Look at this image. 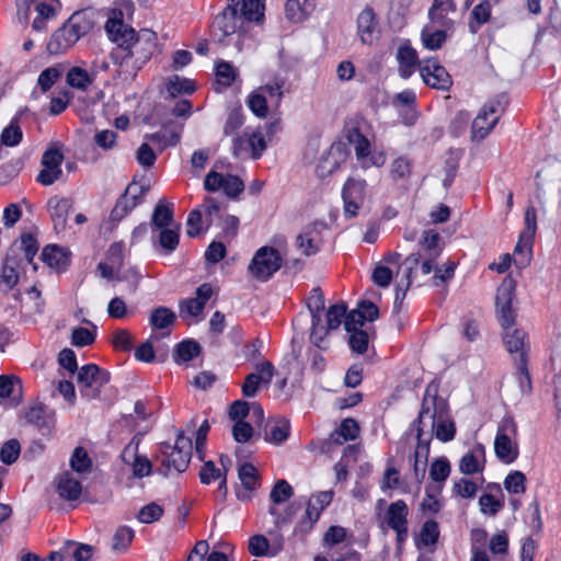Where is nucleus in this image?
Returning <instances> with one entry per match:
<instances>
[{
  "instance_id": "nucleus-1",
  "label": "nucleus",
  "mask_w": 561,
  "mask_h": 561,
  "mask_svg": "<svg viewBox=\"0 0 561 561\" xmlns=\"http://www.w3.org/2000/svg\"><path fill=\"white\" fill-rule=\"evenodd\" d=\"M108 38L117 45L111 53V58L121 67H128L131 59L134 75L150 59L156 48L157 35L150 30L137 33L123 21V13L114 11L105 23Z\"/></svg>"
},
{
  "instance_id": "nucleus-2",
  "label": "nucleus",
  "mask_w": 561,
  "mask_h": 561,
  "mask_svg": "<svg viewBox=\"0 0 561 561\" xmlns=\"http://www.w3.org/2000/svg\"><path fill=\"white\" fill-rule=\"evenodd\" d=\"M94 23L87 11L75 12L50 36L47 43V51L50 55H59L71 48L82 36L87 35Z\"/></svg>"
},
{
  "instance_id": "nucleus-3",
  "label": "nucleus",
  "mask_w": 561,
  "mask_h": 561,
  "mask_svg": "<svg viewBox=\"0 0 561 561\" xmlns=\"http://www.w3.org/2000/svg\"><path fill=\"white\" fill-rule=\"evenodd\" d=\"M248 26L240 18L238 11L225 8L213 20L210 25L211 38L215 43L228 47L233 45L237 51L243 47V37Z\"/></svg>"
},
{
  "instance_id": "nucleus-4",
  "label": "nucleus",
  "mask_w": 561,
  "mask_h": 561,
  "mask_svg": "<svg viewBox=\"0 0 561 561\" xmlns=\"http://www.w3.org/2000/svg\"><path fill=\"white\" fill-rule=\"evenodd\" d=\"M193 443L191 437H186L182 430L178 431L175 444H160V455L158 459L161 463L159 472L169 476L172 470L178 473L184 472L192 457Z\"/></svg>"
},
{
  "instance_id": "nucleus-5",
  "label": "nucleus",
  "mask_w": 561,
  "mask_h": 561,
  "mask_svg": "<svg viewBox=\"0 0 561 561\" xmlns=\"http://www.w3.org/2000/svg\"><path fill=\"white\" fill-rule=\"evenodd\" d=\"M437 388L428 385L425 390V394L421 404V410L419 412L417 419L414 421V425L416 426V438L417 445L414 450L413 458H420L427 461L430 455V438L422 439V435L424 428L430 426L431 430H434L435 419L437 414Z\"/></svg>"
},
{
  "instance_id": "nucleus-6",
  "label": "nucleus",
  "mask_w": 561,
  "mask_h": 561,
  "mask_svg": "<svg viewBox=\"0 0 561 561\" xmlns=\"http://www.w3.org/2000/svg\"><path fill=\"white\" fill-rule=\"evenodd\" d=\"M110 371L101 368L96 364L83 365L77 375V383L80 394L92 400L100 396L102 387L110 382Z\"/></svg>"
},
{
  "instance_id": "nucleus-7",
  "label": "nucleus",
  "mask_w": 561,
  "mask_h": 561,
  "mask_svg": "<svg viewBox=\"0 0 561 561\" xmlns=\"http://www.w3.org/2000/svg\"><path fill=\"white\" fill-rule=\"evenodd\" d=\"M332 491H322L311 495L307 503L305 515L296 524L293 535L305 539L319 520L322 511L332 502Z\"/></svg>"
},
{
  "instance_id": "nucleus-8",
  "label": "nucleus",
  "mask_w": 561,
  "mask_h": 561,
  "mask_svg": "<svg viewBox=\"0 0 561 561\" xmlns=\"http://www.w3.org/2000/svg\"><path fill=\"white\" fill-rule=\"evenodd\" d=\"M536 230V209L534 206H528L525 211V229L520 232L514 249V264L517 268H524L530 263Z\"/></svg>"
},
{
  "instance_id": "nucleus-9",
  "label": "nucleus",
  "mask_w": 561,
  "mask_h": 561,
  "mask_svg": "<svg viewBox=\"0 0 561 561\" xmlns=\"http://www.w3.org/2000/svg\"><path fill=\"white\" fill-rule=\"evenodd\" d=\"M282 264L283 259L278 250L265 245L255 252L248 270L254 278L266 282L282 267Z\"/></svg>"
},
{
  "instance_id": "nucleus-10",
  "label": "nucleus",
  "mask_w": 561,
  "mask_h": 561,
  "mask_svg": "<svg viewBox=\"0 0 561 561\" xmlns=\"http://www.w3.org/2000/svg\"><path fill=\"white\" fill-rule=\"evenodd\" d=\"M515 288V280L512 277H505L496 291V317L502 329L514 327L516 321V312L512 308Z\"/></svg>"
},
{
  "instance_id": "nucleus-11",
  "label": "nucleus",
  "mask_w": 561,
  "mask_h": 561,
  "mask_svg": "<svg viewBox=\"0 0 561 561\" xmlns=\"http://www.w3.org/2000/svg\"><path fill=\"white\" fill-rule=\"evenodd\" d=\"M149 186H137L135 182L128 184L125 192L118 197L110 214V220L114 224L125 218L137 205L142 202Z\"/></svg>"
},
{
  "instance_id": "nucleus-12",
  "label": "nucleus",
  "mask_w": 561,
  "mask_h": 561,
  "mask_svg": "<svg viewBox=\"0 0 561 561\" xmlns=\"http://www.w3.org/2000/svg\"><path fill=\"white\" fill-rule=\"evenodd\" d=\"M367 183L363 179L348 178L342 188L344 215L356 217L366 198Z\"/></svg>"
},
{
  "instance_id": "nucleus-13",
  "label": "nucleus",
  "mask_w": 561,
  "mask_h": 561,
  "mask_svg": "<svg viewBox=\"0 0 561 561\" xmlns=\"http://www.w3.org/2000/svg\"><path fill=\"white\" fill-rule=\"evenodd\" d=\"M26 423L35 426L42 435H50L56 424V413L42 402L30 404L24 413Z\"/></svg>"
},
{
  "instance_id": "nucleus-14",
  "label": "nucleus",
  "mask_w": 561,
  "mask_h": 561,
  "mask_svg": "<svg viewBox=\"0 0 561 561\" xmlns=\"http://www.w3.org/2000/svg\"><path fill=\"white\" fill-rule=\"evenodd\" d=\"M420 75L423 82L433 89L448 90L453 84L450 75L435 58L426 59L420 65Z\"/></svg>"
},
{
  "instance_id": "nucleus-15",
  "label": "nucleus",
  "mask_w": 561,
  "mask_h": 561,
  "mask_svg": "<svg viewBox=\"0 0 561 561\" xmlns=\"http://www.w3.org/2000/svg\"><path fill=\"white\" fill-rule=\"evenodd\" d=\"M64 154L58 149H48L42 157L43 169L37 174L36 181L44 186H49L60 179L62 170L60 168Z\"/></svg>"
},
{
  "instance_id": "nucleus-16",
  "label": "nucleus",
  "mask_w": 561,
  "mask_h": 561,
  "mask_svg": "<svg viewBox=\"0 0 561 561\" xmlns=\"http://www.w3.org/2000/svg\"><path fill=\"white\" fill-rule=\"evenodd\" d=\"M255 373H251L245 376L244 382L242 383L241 391L247 398H253L256 396L260 385L263 383L268 386L274 376V365L265 360L255 366Z\"/></svg>"
},
{
  "instance_id": "nucleus-17",
  "label": "nucleus",
  "mask_w": 561,
  "mask_h": 561,
  "mask_svg": "<svg viewBox=\"0 0 561 561\" xmlns=\"http://www.w3.org/2000/svg\"><path fill=\"white\" fill-rule=\"evenodd\" d=\"M503 342L515 363L523 358L528 359L530 346L528 334L524 329L514 327L503 329Z\"/></svg>"
},
{
  "instance_id": "nucleus-18",
  "label": "nucleus",
  "mask_w": 561,
  "mask_h": 561,
  "mask_svg": "<svg viewBox=\"0 0 561 561\" xmlns=\"http://www.w3.org/2000/svg\"><path fill=\"white\" fill-rule=\"evenodd\" d=\"M420 254H410L398 268V274H402L400 282L396 286L394 307L397 308L405 298L407 291L413 283L414 271L420 263Z\"/></svg>"
},
{
  "instance_id": "nucleus-19",
  "label": "nucleus",
  "mask_w": 561,
  "mask_h": 561,
  "mask_svg": "<svg viewBox=\"0 0 561 561\" xmlns=\"http://www.w3.org/2000/svg\"><path fill=\"white\" fill-rule=\"evenodd\" d=\"M344 135L351 145H354L356 159L363 168H368L367 160L371 151L370 142L359 129L358 122H350L344 127Z\"/></svg>"
},
{
  "instance_id": "nucleus-20",
  "label": "nucleus",
  "mask_w": 561,
  "mask_h": 561,
  "mask_svg": "<svg viewBox=\"0 0 561 561\" xmlns=\"http://www.w3.org/2000/svg\"><path fill=\"white\" fill-rule=\"evenodd\" d=\"M16 248L9 249L3 261L0 274V291L9 293L14 288L20 278V271L24 265L15 260L14 253Z\"/></svg>"
},
{
  "instance_id": "nucleus-21",
  "label": "nucleus",
  "mask_w": 561,
  "mask_h": 561,
  "mask_svg": "<svg viewBox=\"0 0 561 561\" xmlns=\"http://www.w3.org/2000/svg\"><path fill=\"white\" fill-rule=\"evenodd\" d=\"M47 207L55 231H64L67 227L68 216L73 208V201L69 197L53 196L48 199Z\"/></svg>"
},
{
  "instance_id": "nucleus-22",
  "label": "nucleus",
  "mask_w": 561,
  "mask_h": 561,
  "mask_svg": "<svg viewBox=\"0 0 561 561\" xmlns=\"http://www.w3.org/2000/svg\"><path fill=\"white\" fill-rule=\"evenodd\" d=\"M456 10L457 5L454 0H433V3L428 9V19L431 24L436 25L437 27L453 30L454 20L449 18V13H455Z\"/></svg>"
},
{
  "instance_id": "nucleus-23",
  "label": "nucleus",
  "mask_w": 561,
  "mask_h": 561,
  "mask_svg": "<svg viewBox=\"0 0 561 561\" xmlns=\"http://www.w3.org/2000/svg\"><path fill=\"white\" fill-rule=\"evenodd\" d=\"M396 57L399 64V75L403 79H409L416 68L420 69V65L424 64V60L420 61L416 50L408 41L399 46Z\"/></svg>"
},
{
  "instance_id": "nucleus-24",
  "label": "nucleus",
  "mask_w": 561,
  "mask_h": 561,
  "mask_svg": "<svg viewBox=\"0 0 561 561\" xmlns=\"http://www.w3.org/2000/svg\"><path fill=\"white\" fill-rule=\"evenodd\" d=\"M357 30L362 43L371 45L378 38L379 23L373 8L366 7L357 18Z\"/></svg>"
},
{
  "instance_id": "nucleus-25",
  "label": "nucleus",
  "mask_w": 561,
  "mask_h": 561,
  "mask_svg": "<svg viewBox=\"0 0 561 561\" xmlns=\"http://www.w3.org/2000/svg\"><path fill=\"white\" fill-rule=\"evenodd\" d=\"M238 477L241 481L242 490L237 492L241 501H249L252 493L260 486V474L256 468L249 462L242 463L238 468Z\"/></svg>"
},
{
  "instance_id": "nucleus-26",
  "label": "nucleus",
  "mask_w": 561,
  "mask_h": 561,
  "mask_svg": "<svg viewBox=\"0 0 561 561\" xmlns=\"http://www.w3.org/2000/svg\"><path fill=\"white\" fill-rule=\"evenodd\" d=\"M0 398L5 400L9 407L15 408L24 398L23 383L19 377L0 376Z\"/></svg>"
},
{
  "instance_id": "nucleus-27",
  "label": "nucleus",
  "mask_w": 561,
  "mask_h": 561,
  "mask_svg": "<svg viewBox=\"0 0 561 561\" xmlns=\"http://www.w3.org/2000/svg\"><path fill=\"white\" fill-rule=\"evenodd\" d=\"M182 134V126H176L173 123H169L162 126V128L153 134H147L146 140H149L158 146L159 151H163L168 147H172L179 144Z\"/></svg>"
},
{
  "instance_id": "nucleus-28",
  "label": "nucleus",
  "mask_w": 561,
  "mask_h": 561,
  "mask_svg": "<svg viewBox=\"0 0 561 561\" xmlns=\"http://www.w3.org/2000/svg\"><path fill=\"white\" fill-rule=\"evenodd\" d=\"M437 414L435 419L434 430H431L435 433V436L440 442H450L454 439L456 434L455 423L453 421H448L445 419V414L447 411V403L444 399L437 397Z\"/></svg>"
},
{
  "instance_id": "nucleus-29",
  "label": "nucleus",
  "mask_w": 561,
  "mask_h": 561,
  "mask_svg": "<svg viewBox=\"0 0 561 561\" xmlns=\"http://www.w3.org/2000/svg\"><path fill=\"white\" fill-rule=\"evenodd\" d=\"M176 321L175 312L163 306L153 308L149 314V325L152 331H161V336H168L171 333V327Z\"/></svg>"
},
{
  "instance_id": "nucleus-30",
  "label": "nucleus",
  "mask_w": 561,
  "mask_h": 561,
  "mask_svg": "<svg viewBox=\"0 0 561 561\" xmlns=\"http://www.w3.org/2000/svg\"><path fill=\"white\" fill-rule=\"evenodd\" d=\"M14 248H16L14 253L15 260L25 266L33 262L34 256L38 252L39 245L32 233H22L20 240L13 242L9 249Z\"/></svg>"
},
{
  "instance_id": "nucleus-31",
  "label": "nucleus",
  "mask_w": 561,
  "mask_h": 561,
  "mask_svg": "<svg viewBox=\"0 0 561 561\" xmlns=\"http://www.w3.org/2000/svg\"><path fill=\"white\" fill-rule=\"evenodd\" d=\"M41 259L58 272L66 271L70 264V253L56 244L46 245L42 251Z\"/></svg>"
},
{
  "instance_id": "nucleus-32",
  "label": "nucleus",
  "mask_w": 561,
  "mask_h": 561,
  "mask_svg": "<svg viewBox=\"0 0 561 561\" xmlns=\"http://www.w3.org/2000/svg\"><path fill=\"white\" fill-rule=\"evenodd\" d=\"M180 225H174L170 228L159 229L157 241H153V247L159 253L169 255L174 252L180 243Z\"/></svg>"
},
{
  "instance_id": "nucleus-33",
  "label": "nucleus",
  "mask_w": 561,
  "mask_h": 561,
  "mask_svg": "<svg viewBox=\"0 0 561 561\" xmlns=\"http://www.w3.org/2000/svg\"><path fill=\"white\" fill-rule=\"evenodd\" d=\"M174 225H178L174 221V214H173V204H168L165 199H160L158 204L154 206L150 227L152 231L163 229V228H170Z\"/></svg>"
},
{
  "instance_id": "nucleus-34",
  "label": "nucleus",
  "mask_w": 561,
  "mask_h": 561,
  "mask_svg": "<svg viewBox=\"0 0 561 561\" xmlns=\"http://www.w3.org/2000/svg\"><path fill=\"white\" fill-rule=\"evenodd\" d=\"M57 492L62 500L77 501L82 493V485L69 471H66L58 477Z\"/></svg>"
},
{
  "instance_id": "nucleus-35",
  "label": "nucleus",
  "mask_w": 561,
  "mask_h": 561,
  "mask_svg": "<svg viewBox=\"0 0 561 561\" xmlns=\"http://www.w3.org/2000/svg\"><path fill=\"white\" fill-rule=\"evenodd\" d=\"M409 507L403 500L392 502L386 511V523L393 530L409 526Z\"/></svg>"
},
{
  "instance_id": "nucleus-36",
  "label": "nucleus",
  "mask_w": 561,
  "mask_h": 561,
  "mask_svg": "<svg viewBox=\"0 0 561 561\" xmlns=\"http://www.w3.org/2000/svg\"><path fill=\"white\" fill-rule=\"evenodd\" d=\"M359 435V425L352 417L344 419L340 426L330 434L329 440L335 445H342L344 442L354 440Z\"/></svg>"
},
{
  "instance_id": "nucleus-37",
  "label": "nucleus",
  "mask_w": 561,
  "mask_h": 561,
  "mask_svg": "<svg viewBox=\"0 0 561 561\" xmlns=\"http://www.w3.org/2000/svg\"><path fill=\"white\" fill-rule=\"evenodd\" d=\"M314 0H287L285 13L288 20L298 23L302 22L313 10Z\"/></svg>"
},
{
  "instance_id": "nucleus-38",
  "label": "nucleus",
  "mask_w": 561,
  "mask_h": 561,
  "mask_svg": "<svg viewBox=\"0 0 561 561\" xmlns=\"http://www.w3.org/2000/svg\"><path fill=\"white\" fill-rule=\"evenodd\" d=\"M496 457L504 463H512L518 457V447L513 444L512 437L496 435L494 440Z\"/></svg>"
},
{
  "instance_id": "nucleus-39",
  "label": "nucleus",
  "mask_w": 561,
  "mask_h": 561,
  "mask_svg": "<svg viewBox=\"0 0 561 561\" xmlns=\"http://www.w3.org/2000/svg\"><path fill=\"white\" fill-rule=\"evenodd\" d=\"M239 15L249 27L250 23H260L264 19V3L261 0H243Z\"/></svg>"
},
{
  "instance_id": "nucleus-40",
  "label": "nucleus",
  "mask_w": 561,
  "mask_h": 561,
  "mask_svg": "<svg viewBox=\"0 0 561 561\" xmlns=\"http://www.w3.org/2000/svg\"><path fill=\"white\" fill-rule=\"evenodd\" d=\"M439 241L440 236L437 231L433 229L423 231L422 239L420 240V248L422 253L417 252L416 254H420L421 256L438 257L442 252ZM421 259L422 257H420V260Z\"/></svg>"
},
{
  "instance_id": "nucleus-41",
  "label": "nucleus",
  "mask_w": 561,
  "mask_h": 561,
  "mask_svg": "<svg viewBox=\"0 0 561 561\" xmlns=\"http://www.w3.org/2000/svg\"><path fill=\"white\" fill-rule=\"evenodd\" d=\"M136 448H131L130 446H127L123 453H122V459L125 462H128V457H134V461L131 463L133 466V474L136 478H144L146 476H149L151 472V462L144 456L136 455L135 453Z\"/></svg>"
},
{
  "instance_id": "nucleus-42",
  "label": "nucleus",
  "mask_w": 561,
  "mask_h": 561,
  "mask_svg": "<svg viewBox=\"0 0 561 561\" xmlns=\"http://www.w3.org/2000/svg\"><path fill=\"white\" fill-rule=\"evenodd\" d=\"M449 30L438 27L432 30L430 25H426L421 32V39L425 48L430 50L439 49L447 39V32Z\"/></svg>"
},
{
  "instance_id": "nucleus-43",
  "label": "nucleus",
  "mask_w": 561,
  "mask_h": 561,
  "mask_svg": "<svg viewBox=\"0 0 561 561\" xmlns=\"http://www.w3.org/2000/svg\"><path fill=\"white\" fill-rule=\"evenodd\" d=\"M499 122V116H494L491 118L485 113L480 111L478 116L474 118L472 123V137L473 139L482 140L484 139L490 131L494 128V126Z\"/></svg>"
},
{
  "instance_id": "nucleus-44",
  "label": "nucleus",
  "mask_w": 561,
  "mask_h": 561,
  "mask_svg": "<svg viewBox=\"0 0 561 561\" xmlns=\"http://www.w3.org/2000/svg\"><path fill=\"white\" fill-rule=\"evenodd\" d=\"M202 352V347L199 343L194 340H184L176 344L175 351L173 354V359L176 363L180 362H190L196 356H198Z\"/></svg>"
},
{
  "instance_id": "nucleus-45",
  "label": "nucleus",
  "mask_w": 561,
  "mask_h": 561,
  "mask_svg": "<svg viewBox=\"0 0 561 561\" xmlns=\"http://www.w3.org/2000/svg\"><path fill=\"white\" fill-rule=\"evenodd\" d=\"M451 471L450 463L446 457L435 459L430 467V478L439 483L436 493L442 491V484L447 480Z\"/></svg>"
},
{
  "instance_id": "nucleus-46",
  "label": "nucleus",
  "mask_w": 561,
  "mask_h": 561,
  "mask_svg": "<svg viewBox=\"0 0 561 561\" xmlns=\"http://www.w3.org/2000/svg\"><path fill=\"white\" fill-rule=\"evenodd\" d=\"M290 432L289 421L286 419H278L271 426L268 432H265V440L275 445L284 443Z\"/></svg>"
},
{
  "instance_id": "nucleus-47",
  "label": "nucleus",
  "mask_w": 561,
  "mask_h": 561,
  "mask_svg": "<svg viewBox=\"0 0 561 561\" xmlns=\"http://www.w3.org/2000/svg\"><path fill=\"white\" fill-rule=\"evenodd\" d=\"M20 115H15L10 124L2 130L0 136V141L4 146H16L21 142L23 138L22 129L19 125Z\"/></svg>"
},
{
  "instance_id": "nucleus-48",
  "label": "nucleus",
  "mask_w": 561,
  "mask_h": 561,
  "mask_svg": "<svg viewBox=\"0 0 561 561\" xmlns=\"http://www.w3.org/2000/svg\"><path fill=\"white\" fill-rule=\"evenodd\" d=\"M307 308L314 323H321V312L324 309V296L320 287H314L307 299Z\"/></svg>"
},
{
  "instance_id": "nucleus-49",
  "label": "nucleus",
  "mask_w": 561,
  "mask_h": 561,
  "mask_svg": "<svg viewBox=\"0 0 561 561\" xmlns=\"http://www.w3.org/2000/svg\"><path fill=\"white\" fill-rule=\"evenodd\" d=\"M526 476L518 470L511 471L504 479V489L512 494H523L526 491Z\"/></svg>"
},
{
  "instance_id": "nucleus-50",
  "label": "nucleus",
  "mask_w": 561,
  "mask_h": 561,
  "mask_svg": "<svg viewBox=\"0 0 561 561\" xmlns=\"http://www.w3.org/2000/svg\"><path fill=\"white\" fill-rule=\"evenodd\" d=\"M317 232L314 230H307L298 234L296 242L301 252L309 256L319 251V241L317 240Z\"/></svg>"
},
{
  "instance_id": "nucleus-51",
  "label": "nucleus",
  "mask_w": 561,
  "mask_h": 561,
  "mask_svg": "<svg viewBox=\"0 0 561 561\" xmlns=\"http://www.w3.org/2000/svg\"><path fill=\"white\" fill-rule=\"evenodd\" d=\"M294 495L293 486L284 479L277 480L273 485L270 499L275 505H279Z\"/></svg>"
},
{
  "instance_id": "nucleus-52",
  "label": "nucleus",
  "mask_w": 561,
  "mask_h": 561,
  "mask_svg": "<svg viewBox=\"0 0 561 561\" xmlns=\"http://www.w3.org/2000/svg\"><path fill=\"white\" fill-rule=\"evenodd\" d=\"M92 461L87 450L83 447H76L70 458L71 469L78 473H85L90 471Z\"/></svg>"
},
{
  "instance_id": "nucleus-53",
  "label": "nucleus",
  "mask_w": 561,
  "mask_h": 561,
  "mask_svg": "<svg viewBox=\"0 0 561 561\" xmlns=\"http://www.w3.org/2000/svg\"><path fill=\"white\" fill-rule=\"evenodd\" d=\"M67 83L72 88L85 90L92 83V78L87 70L72 67L67 73Z\"/></svg>"
},
{
  "instance_id": "nucleus-54",
  "label": "nucleus",
  "mask_w": 561,
  "mask_h": 561,
  "mask_svg": "<svg viewBox=\"0 0 561 561\" xmlns=\"http://www.w3.org/2000/svg\"><path fill=\"white\" fill-rule=\"evenodd\" d=\"M347 306L345 302H339L329 307L327 311V328L336 330L345 321Z\"/></svg>"
},
{
  "instance_id": "nucleus-55",
  "label": "nucleus",
  "mask_w": 561,
  "mask_h": 561,
  "mask_svg": "<svg viewBox=\"0 0 561 561\" xmlns=\"http://www.w3.org/2000/svg\"><path fill=\"white\" fill-rule=\"evenodd\" d=\"M238 76L237 69L227 61L220 60L216 64V77L219 84L228 88Z\"/></svg>"
},
{
  "instance_id": "nucleus-56",
  "label": "nucleus",
  "mask_w": 561,
  "mask_h": 561,
  "mask_svg": "<svg viewBox=\"0 0 561 561\" xmlns=\"http://www.w3.org/2000/svg\"><path fill=\"white\" fill-rule=\"evenodd\" d=\"M247 104L255 116H257L260 118H264L267 115V112H268L267 99L262 92H260V91L252 92L248 96Z\"/></svg>"
},
{
  "instance_id": "nucleus-57",
  "label": "nucleus",
  "mask_w": 561,
  "mask_h": 561,
  "mask_svg": "<svg viewBox=\"0 0 561 561\" xmlns=\"http://www.w3.org/2000/svg\"><path fill=\"white\" fill-rule=\"evenodd\" d=\"M61 76L60 66L48 67L39 73L37 83L43 92H47Z\"/></svg>"
},
{
  "instance_id": "nucleus-58",
  "label": "nucleus",
  "mask_w": 561,
  "mask_h": 561,
  "mask_svg": "<svg viewBox=\"0 0 561 561\" xmlns=\"http://www.w3.org/2000/svg\"><path fill=\"white\" fill-rule=\"evenodd\" d=\"M168 92L171 96H176L178 94L185 93L191 94L195 91V84L192 80L180 78L179 76H174L169 80L167 85Z\"/></svg>"
},
{
  "instance_id": "nucleus-59",
  "label": "nucleus",
  "mask_w": 561,
  "mask_h": 561,
  "mask_svg": "<svg viewBox=\"0 0 561 561\" xmlns=\"http://www.w3.org/2000/svg\"><path fill=\"white\" fill-rule=\"evenodd\" d=\"M499 500L494 495L484 493L479 499L480 510L483 514L495 516L504 506V500Z\"/></svg>"
},
{
  "instance_id": "nucleus-60",
  "label": "nucleus",
  "mask_w": 561,
  "mask_h": 561,
  "mask_svg": "<svg viewBox=\"0 0 561 561\" xmlns=\"http://www.w3.org/2000/svg\"><path fill=\"white\" fill-rule=\"evenodd\" d=\"M134 530L127 526H121L115 531L112 538V549L116 551H124L130 545L134 538Z\"/></svg>"
},
{
  "instance_id": "nucleus-61",
  "label": "nucleus",
  "mask_w": 561,
  "mask_h": 561,
  "mask_svg": "<svg viewBox=\"0 0 561 561\" xmlns=\"http://www.w3.org/2000/svg\"><path fill=\"white\" fill-rule=\"evenodd\" d=\"M134 336L126 329H119L113 333L112 345L116 351L130 352L134 347Z\"/></svg>"
},
{
  "instance_id": "nucleus-62",
  "label": "nucleus",
  "mask_w": 561,
  "mask_h": 561,
  "mask_svg": "<svg viewBox=\"0 0 561 561\" xmlns=\"http://www.w3.org/2000/svg\"><path fill=\"white\" fill-rule=\"evenodd\" d=\"M20 451H21V445H20L19 440L15 438L9 439L8 442H5L2 445V447L0 449V460L4 465L10 466L18 460V458L20 456Z\"/></svg>"
},
{
  "instance_id": "nucleus-63",
  "label": "nucleus",
  "mask_w": 561,
  "mask_h": 561,
  "mask_svg": "<svg viewBox=\"0 0 561 561\" xmlns=\"http://www.w3.org/2000/svg\"><path fill=\"white\" fill-rule=\"evenodd\" d=\"M439 538L438 523L434 519L426 520L420 531V540L424 546H432Z\"/></svg>"
},
{
  "instance_id": "nucleus-64",
  "label": "nucleus",
  "mask_w": 561,
  "mask_h": 561,
  "mask_svg": "<svg viewBox=\"0 0 561 561\" xmlns=\"http://www.w3.org/2000/svg\"><path fill=\"white\" fill-rule=\"evenodd\" d=\"M508 104V99L505 94H499L493 99L489 100L482 107V112L488 116L493 118L494 116H499L504 112L506 105Z\"/></svg>"
}]
</instances>
